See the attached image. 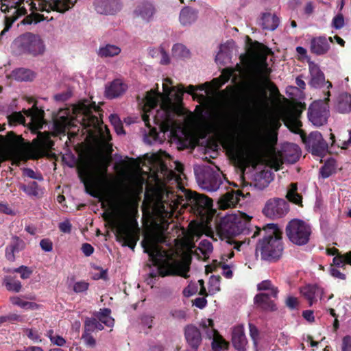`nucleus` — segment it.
<instances>
[{
  "label": "nucleus",
  "instance_id": "nucleus-1",
  "mask_svg": "<svg viewBox=\"0 0 351 351\" xmlns=\"http://www.w3.org/2000/svg\"><path fill=\"white\" fill-rule=\"evenodd\" d=\"M183 166L171 159L166 152H155V267L162 276L176 275L187 278L191 258H178L171 248L158 244L162 242L173 211L189 209L202 218L213 210V201L202 194L188 191L181 186Z\"/></svg>",
  "mask_w": 351,
  "mask_h": 351
},
{
  "label": "nucleus",
  "instance_id": "nucleus-2",
  "mask_svg": "<svg viewBox=\"0 0 351 351\" xmlns=\"http://www.w3.org/2000/svg\"><path fill=\"white\" fill-rule=\"evenodd\" d=\"M171 82L167 78L162 82V93L158 90V84H155V108L159 101H162L161 110L155 114V125H158L162 131H173L180 128L176 117L178 116L181 110L176 106L182 103L183 94L187 93L193 99L202 104L206 101V95L195 93L196 86L189 85L186 89L180 84L178 86H170Z\"/></svg>",
  "mask_w": 351,
  "mask_h": 351
},
{
  "label": "nucleus",
  "instance_id": "nucleus-3",
  "mask_svg": "<svg viewBox=\"0 0 351 351\" xmlns=\"http://www.w3.org/2000/svg\"><path fill=\"white\" fill-rule=\"evenodd\" d=\"M223 132L231 141V149L241 160H250L257 155V147L245 138V130L238 121H223L220 124Z\"/></svg>",
  "mask_w": 351,
  "mask_h": 351
},
{
  "label": "nucleus",
  "instance_id": "nucleus-4",
  "mask_svg": "<svg viewBox=\"0 0 351 351\" xmlns=\"http://www.w3.org/2000/svg\"><path fill=\"white\" fill-rule=\"evenodd\" d=\"M264 231L265 234L257 244L256 251L261 253L263 260L268 261L278 260L283 251L282 232L273 223L269 224Z\"/></svg>",
  "mask_w": 351,
  "mask_h": 351
},
{
  "label": "nucleus",
  "instance_id": "nucleus-5",
  "mask_svg": "<svg viewBox=\"0 0 351 351\" xmlns=\"http://www.w3.org/2000/svg\"><path fill=\"white\" fill-rule=\"evenodd\" d=\"M77 172L85 191L93 197H96L95 189L98 182V173L106 176L108 167L104 166L101 169L96 168L95 164L90 160H84L77 166Z\"/></svg>",
  "mask_w": 351,
  "mask_h": 351
},
{
  "label": "nucleus",
  "instance_id": "nucleus-6",
  "mask_svg": "<svg viewBox=\"0 0 351 351\" xmlns=\"http://www.w3.org/2000/svg\"><path fill=\"white\" fill-rule=\"evenodd\" d=\"M12 47L19 54H25L36 57L43 55L45 45L40 36L30 32L19 36L12 43Z\"/></svg>",
  "mask_w": 351,
  "mask_h": 351
},
{
  "label": "nucleus",
  "instance_id": "nucleus-7",
  "mask_svg": "<svg viewBox=\"0 0 351 351\" xmlns=\"http://www.w3.org/2000/svg\"><path fill=\"white\" fill-rule=\"evenodd\" d=\"M286 234L293 243L298 245H304L309 241L311 228L305 221L294 219L287 224Z\"/></svg>",
  "mask_w": 351,
  "mask_h": 351
},
{
  "label": "nucleus",
  "instance_id": "nucleus-8",
  "mask_svg": "<svg viewBox=\"0 0 351 351\" xmlns=\"http://www.w3.org/2000/svg\"><path fill=\"white\" fill-rule=\"evenodd\" d=\"M149 199L150 212V225L149 232L145 234L141 242L144 252L149 255V263L146 264V267L151 269L154 265V185L149 183L147 186V191L145 193V199Z\"/></svg>",
  "mask_w": 351,
  "mask_h": 351
},
{
  "label": "nucleus",
  "instance_id": "nucleus-9",
  "mask_svg": "<svg viewBox=\"0 0 351 351\" xmlns=\"http://www.w3.org/2000/svg\"><path fill=\"white\" fill-rule=\"evenodd\" d=\"M113 226L116 228L115 236L117 241L122 243L123 246H128L134 250L139 239V228L129 223H117L112 221Z\"/></svg>",
  "mask_w": 351,
  "mask_h": 351
},
{
  "label": "nucleus",
  "instance_id": "nucleus-10",
  "mask_svg": "<svg viewBox=\"0 0 351 351\" xmlns=\"http://www.w3.org/2000/svg\"><path fill=\"white\" fill-rule=\"evenodd\" d=\"M330 92L327 93L325 100L314 101L308 108V119L315 126H321L327 122L329 110L327 101L329 99Z\"/></svg>",
  "mask_w": 351,
  "mask_h": 351
},
{
  "label": "nucleus",
  "instance_id": "nucleus-11",
  "mask_svg": "<svg viewBox=\"0 0 351 351\" xmlns=\"http://www.w3.org/2000/svg\"><path fill=\"white\" fill-rule=\"evenodd\" d=\"M140 105L142 110V120L149 129V132L144 134L143 141L146 144L152 145V141H154V127H152L150 124L149 115L147 113L154 109V88H151L147 92Z\"/></svg>",
  "mask_w": 351,
  "mask_h": 351
},
{
  "label": "nucleus",
  "instance_id": "nucleus-12",
  "mask_svg": "<svg viewBox=\"0 0 351 351\" xmlns=\"http://www.w3.org/2000/svg\"><path fill=\"white\" fill-rule=\"evenodd\" d=\"M202 332L208 339L212 340L213 351H222L228 348V343L218 331L215 329L213 321L210 319H202L200 322Z\"/></svg>",
  "mask_w": 351,
  "mask_h": 351
},
{
  "label": "nucleus",
  "instance_id": "nucleus-13",
  "mask_svg": "<svg viewBox=\"0 0 351 351\" xmlns=\"http://www.w3.org/2000/svg\"><path fill=\"white\" fill-rule=\"evenodd\" d=\"M300 137L312 154L322 157L328 150V144L324 140L322 134L318 131L311 132L306 136L303 132L300 133Z\"/></svg>",
  "mask_w": 351,
  "mask_h": 351
},
{
  "label": "nucleus",
  "instance_id": "nucleus-14",
  "mask_svg": "<svg viewBox=\"0 0 351 351\" xmlns=\"http://www.w3.org/2000/svg\"><path fill=\"white\" fill-rule=\"evenodd\" d=\"M251 217L243 213L239 215H230L226 216L221 221V230L228 234H237L240 232V227L250 221Z\"/></svg>",
  "mask_w": 351,
  "mask_h": 351
},
{
  "label": "nucleus",
  "instance_id": "nucleus-15",
  "mask_svg": "<svg viewBox=\"0 0 351 351\" xmlns=\"http://www.w3.org/2000/svg\"><path fill=\"white\" fill-rule=\"evenodd\" d=\"M36 4L33 3L32 7L36 10L46 12L49 14L51 11L63 13L69 10L74 5L76 0H36Z\"/></svg>",
  "mask_w": 351,
  "mask_h": 351
},
{
  "label": "nucleus",
  "instance_id": "nucleus-16",
  "mask_svg": "<svg viewBox=\"0 0 351 351\" xmlns=\"http://www.w3.org/2000/svg\"><path fill=\"white\" fill-rule=\"evenodd\" d=\"M223 175L219 171L206 170L203 175L197 178L199 186L208 191H216L222 184Z\"/></svg>",
  "mask_w": 351,
  "mask_h": 351
},
{
  "label": "nucleus",
  "instance_id": "nucleus-17",
  "mask_svg": "<svg viewBox=\"0 0 351 351\" xmlns=\"http://www.w3.org/2000/svg\"><path fill=\"white\" fill-rule=\"evenodd\" d=\"M288 211V202L281 198L269 199L263 208V213L271 219L281 218L284 217Z\"/></svg>",
  "mask_w": 351,
  "mask_h": 351
},
{
  "label": "nucleus",
  "instance_id": "nucleus-18",
  "mask_svg": "<svg viewBox=\"0 0 351 351\" xmlns=\"http://www.w3.org/2000/svg\"><path fill=\"white\" fill-rule=\"evenodd\" d=\"M53 145V142L47 133L38 132L37 136L32 143V149L35 154L34 158L45 156Z\"/></svg>",
  "mask_w": 351,
  "mask_h": 351
},
{
  "label": "nucleus",
  "instance_id": "nucleus-19",
  "mask_svg": "<svg viewBox=\"0 0 351 351\" xmlns=\"http://www.w3.org/2000/svg\"><path fill=\"white\" fill-rule=\"evenodd\" d=\"M99 111L100 107L97 106L95 103L90 105V106H84L83 108L82 125L85 128H99L103 122L97 115L93 114V112H99Z\"/></svg>",
  "mask_w": 351,
  "mask_h": 351
},
{
  "label": "nucleus",
  "instance_id": "nucleus-20",
  "mask_svg": "<svg viewBox=\"0 0 351 351\" xmlns=\"http://www.w3.org/2000/svg\"><path fill=\"white\" fill-rule=\"evenodd\" d=\"M308 71H309V81L308 84L314 88H320L325 83V76L319 66L315 62L309 60L308 62ZM328 84L327 88L332 87V84L330 82H326Z\"/></svg>",
  "mask_w": 351,
  "mask_h": 351
},
{
  "label": "nucleus",
  "instance_id": "nucleus-21",
  "mask_svg": "<svg viewBox=\"0 0 351 351\" xmlns=\"http://www.w3.org/2000/svg\"><path fill=\"white\" fill-rule=\"evenodd\" d=\"M270 72L271 69L268 67L265 58L256 60L254 64L253 74L257 85L260 86L266 85L269 82L268 76Z\"/></svg>",
  "mask_w": 351,
  "mask_h": 351
},
{
  "label": "nucleus",
  "instance_id": "nucleus-22",
  "mask_svg": "<svg viewBox=\"0 0 351 351\" xmlns=\"http://www.w3.org/2000/svg\"><path fill=\"white\" fill-rule=\"evenodd\" d=\"M26 247L25 242L16 235H12L9 244L5 249V256L10 262L16 259L15 254L19 253Z\"/></svg>",
  "mask_w": 351,
  "mask_h": 351
},
{
  "label": "nucleus",
  "instance_id": "nucleus-23",
  "mask_svg": "<svg viewBox=\"0 0 351 351\" xmlns=\"http://www.w3.org/2000/svg\"><path fill=\"white\" fill-rule=\"evenodd\" d=\"M232 76V72L230 71H223L219 78L213 79L211 82H206L196 86V90L205 91L206 95H209L211 89L219 88L223 84L227 82Z\"/></svg>",
  "mask_w": 351,
  "mask_h": 351
},
{
  "label": "nucleus",
  "instance_id": "nucleus-24",
  "mask_svg": "<svg viewBox=\"0 0 351 351\" xmlns=\"http://www.w3.org/2000/svg\"><path fill=\"white\" fill-rule=\"evenodd\" d=\"M24 112L27 117H32L31 130L33 133L36 134L38 130L43 127L44 110L39 109L36 106V102H35L32 108L25 110Z\"/></svg>",
  "mask_w": 351,
  "mask_h": 351
},
{
  "label": "nucleus",
  "instance_id": "nucleus-25",
  "mask_svg": "<svg viewBox=\"0 0 351 351\" xmlns=\"http://www.w3.org/2000/svg\"><path fill=\"white\" fill-rule=\"evenodd\" d=\"M300 293L308 301L309 306H311L319 300H322L324 291L317 285H308L301 288Z\"/></svg>",
  "mask_w": 351,
  "mask_h": 351
},
{
  "label": "nucleus",
  "instance_id": "nucleus-26",
  "mask_svg": "<svg viewBox=\"0 0 351 351\" xmlns=\"http://www.w3.org/2000/svg\"><path fill=\"white\" fill-rule=\"evenodd\" d=\"M232 342L233 346L238 351H247V340L243 326H237L233 328L232 332Z\"/></svg>",
  "mask_w": 351,
  "mask_h": 351
},
{
  "label": "nucleus",
  "instance_id": "nucleus-27",
  "mask_svg": "<svg viewBox=\"0 0 351 351\" xmlns=\"http://www.w3.org/2000/svg\"><path fill=\"white\" fill-rule=\"evenodd\" d=\"M241 197H243V195L240 191H228L219 199V208L227 209L234 207L239 202Z\"/></svg>",
  "mask_w": 351,
  "mask_h": 351
},
{
  "label": "nucleus",
  "instance_id": "nucleus-28",
  "mask_svg": "<svg viewBox=\"0 0 351 351\" xmlns=\"http://www.w3.org/2000/svg\"><path fill=\"white\" fill-rule=\"evenodd\" d=\"M23 1L24 0H1V11L6 14H21V16L25 15L26 10L19 8Z\"/></svg>",
  "mask_w": 351,
  "mask_h": 351
},
{
  "label": "nucleus",
  "instance_id": "nucleus-29",
  "mask_svg": "<svg viewBox=\"0 0 351 351\" xmlns=\"http://www.w3.org/2000/svg\"><path fill=\"white\" fill-rule=\"evenodd\" d=\"M185 338L188 344L193 349H197L202 341V335L199 329L192 325L185 328Z\"/></svg>",
  "mask_w": 351,
  "mask_h": 351
},
{
  "label": "nucleus",
  "instance_id": "nucleus-30",
  "mask_svg": "<svg viewBox=\"0 0 351 351\" xmlns=\"http://www.w3.org/2000/svg\"><path fill=\"white\" fill-rule=\"evenodd\" d=\"M330 49L328 39L324 36L313 38L311 40L310 49L311 53L320 56L325 54Z\"/></svg>",
  "mask_w": 351,
  "mask_h": 351
},
{
  "label": "nucleus",
  "instance_id": "nucleus-31",
  "mask_svg": "<svg viewBox=\"0 0 351 351\" xmlns=\"http://www.w3.org/2000/svg\"><path fill=\"white\" fill-rule=\"evenodd\" d=\"M126 90V85L121 80L116 79L106 88V97L113 99L121 95Z\"/></svg>",
  "mask_w": 351,
  "mask_h": 351
},
{
  "label": "nucleus",
  "instance_id": "nucleus-32",
  "mask_svg": "<svg viewBox=\"0 0 351 351\" xmlns=\"http://www.w3.org/2000/svg\"><path fill=\"white\" fill-rule=\"evenodd\" d=\"M267 125V138L269 144L272 145L277 141V134L275 131L280 128L281 123L278 117L272 115L269 118Z\"/></svg>",
  "mask_w": 351,
  "mask_h": 351
},
{
  "label": "nucleus",
  "instance_id": "nucleus-33",
  "mask_svg": "<svg viewBox=\"0 0 351 351\" xmlns=\"http://www.w3.org/2000/svg\"><path fill=\"white\" fill-rule=\"evenodd\" d=\"M274 298L270 293H261L254 297L255 304L262 309L274 311L275 305L271 301Z\"/></svg>",
  "mask_w": 351,
  "mask_h": 351
},
{
  "label": "nucleus",
  "instance_id": "nucleus-34",
  "mask_svg": "<svg viewBox=\"0 0 351 351\" xmlns=\"http://www.w3.org/2000/svg\"><path fill=\"white\" fill-rule=\"evenodd\" d=\"M280 19L274 14L264 13L261 17V25L264 29L274 31L279 25Z\"/></svg>",
  "mask_w": 351,
  "mask_h": 351
},
{
  "label": "nucleus",
  "instance_id": "nucleus-35",
  "mask_svg": "<svg viewBox=\"0 0 351 351\" xmlns=\"http://www.w3.org/2000/svg\"><path fill=\"white\" fill-rule=\"evenodd\" d=\"M197 18V12L189 7H185L180 11L179 20L182 25L187 26L194 23Z\"/></svg>",
  "mask_w": 351,
  "mask_h": 351
},
{
  "label": "nucleus",
  "instance_id": "nucleus-36",
  "mask_svg": "<svg viewBox=\"0 0 351 351\" xmlns=\"http://www.w3.org/2000/svg\"><path fill=\"white\" fill-rule=\"evenodd\" d=\"M234 43L232 40H228L226 43L221 45L219 51L216 56L215 61L219 63H224L230 59V49H233Z\"/></svg>",
  "mask_w": 351,
  "mask_h": 351
},
{
  "label": "nucleus",
  "instance_id": "nucleus-37",
  "mask_svg": "<svg viewBox=\"0 0 351 351\" xmlns=\"http://www.w3.org/2000/svg\"><path fill=\"white\" fill-rule=\"evenodd\" d=\"M134 13L143 19L149 21L154 14V8L152 3L143 2L135 10Z\"/></svg>",
  "mask_w": 351,
  "mask_h": 351
},
{
  "label": "nucleus",
  "instance_id": "nucleus-38",
  "mask_svg": "<svg viewBox=\"0 0 351 351\" xmlns=\"http://www.w3.org/2000/svg\"><path fill=\"white\" fill-rule=\"evenodd\" d=\"M13 77L18 81H32L35 73L30 69L19 68L12 71Z\"/></svg>",
  "mask_w": 351,
  "mask_h": 351
},
{
  "label": "nucleus",
  "instance_id": "nucleus-39",
  "mask_svg": "<svg viewBox=\"0 0 351 351\" xmlns=\"http://www.w3.org/2000/svg\"><path fill=\"white\" fill-rule=\"evenodd\" d=\"M285 156L289 162H295L300 157V147L295 144L287 145L285 150Z\"/></svg>",
  "mask_w": 351,
  "mask_h": 351
},
{
  "label": "nucleus",
  "instance_id": "nucleus-40",
  "mask_svg": "<svg viewBox=\"0 0 351 351\" xmlns=\"http://www.w3.org/2000/svg\"><path fill=\"white\" fill-rule=\"evenodd\" d=\"M20 189L27 195L36 197L42 196L43 191L36 181L29 182L27 184H23Z\"/></svg>",
  "mask_w": 351,
  "mask_h": 351
},
{
  "label": "nucleus",
  "instance_id": "nucleus-41",
  "mask_svg": "<svg viewBox=\"0 0 351 351\" xmlns=\"http://www.w3.org/2000/svg\"><path fill=\"white\" fill-rule=\"evenodd\" d=\"M121 49L118 46L107 44L99 48L98 55L101 58H110L119 55Z\"/></svg>",
  "mask_w": 351,
  "mask_h": 351
},
{
  "label": "nucleus",
  "instance_id": "nucleus-42",
  "mask_svg": "<svg viewBox=\"0 0 351 351\" xmlns=\"http://www.w3.org/2000/svg\"><path fill=\"white\" fill-rule=\"evenodd\" d=\"M71 126V121L68 117L61 116L53 121L54 130L59 133H64Z\"/></svg>",
  "mask_w": 351,
  "mask_h": 351
},
{
  "label": "nucleus",
  "instance_id": "nucleus-43",
  "mask_svg": "<svg viewBox=\"0 0 351 351\" xmlns=\"http://www.w3.org/2000/svg\"><path fill=\"white\" fill-rule=\"evenodd\" d=\"M111 310L108 308H104L97 313L96 317L99 322L108 327L113 326L114 319L110 316Z\"/></svg>",
  "mask_w": 351,
  "mask_h": 351
},
{
  "label": "nucleus",
  "instance_id": "nucleus-44",
  "mask_svg": "<svg viewBox=\"0 0 351 351\" xmlns=\"http://www.w3.org/2000/svg\"><path fill=\"white\" fill-rule=\"evenodd\" d=\"M338 110L341 112H348L351 110V95L344 93L339 95Z\"/></svg>",
  "mask_w": 351,
  "mask_h": 351
},
{
  "label": "nucleus",
  "instance_id": "nucleus-45",
  "mask_svg": "<svg viewBox=\"0 0 351 351\" xmlns=\"http://www.w3.org/2000/svg\"><path fill=\"white\" fill-rule=\"evenodd\" d=\"M169 47V42H164L162 43L159 47L158 51V58H159V63L162 65H167L171 62L170 56L168 53V49Z\"/></svg>",
  "mask_w": 351,
  "mask_h": 351
},
{
  "label": "nucleus",
  "instance_id": "nucleus-46",
  "mask_svg": "<svg viewBox=\"0 0 351 351\" xmlns=\"http://www.w3.org/2000/svg\"><path fill=\"white\" fill-rule=\"evenodd\" d=\"M3 285L7 290L19 293L22 288L21 283L18 280H14L12 276H6L3 278Z\"/></svg>",
  "mask_w": 351,
  "mask_h": 351
},
{
  "label": "nucleus",
  "instance_id": "nucleus-47",
  "mask_svg": "<svg viewBox=\"0 0 351 351\" xmlns=\"http://www.w3.org/2000/svg\"><path fill=\"white\" fill-rule=\"evenodd\" d=\"M213 245L210 241L208 240H202L195 250V252L197 255H199V252L201 253L203 256L204 258H206L208 257L209 254L213 252Z\"/></svg>",
  "mask_w": 351,
  "mask_h": 351
},
{
  "label": "nucleus",
  "instance_id": "nucleus-48",
  "mask_svg": "<svg viewBox=\"0 0 351 351\" xmlns=\"http://www.w3.org/2000/svg\"><path fill=\"white\" fill-rule=\"evenodd\" d=\"M21 16V14H6L5 16V27L0 33V43L3 37V36L9 31V29L12 26V24L17 19Z\"/></svg>",
  "mask_w": 351,
  "mask_h": 351
},
{
  "label": "nucleus",
  "instance_id": "nucleus-49",
  "mask_svg": "<svg viewBox=\"0 0 351 351\" xmlns=\"http://www.w3.org/2000/svg\"><path fill=\"white\" fill-rule=\"evenodd\" d=\"M189 51L182 44H176L172 47V54L178 58H186L189 57Z\"/></svg>",
  "mask_w": 351,
  "mask_h": 351
},
{
  "label": "nucleus",
  "instance_id": "nucleus-50",
  "mask_svg": "<svg viewBox=\"0 0 351 351\" xmlns=\"http://www.w3.org/2000/svg\"><path fill=\"white\" fill-rule=\"evenodd\" d=\"M258 291H265V293H270L274 298L277 296L278 291L274 287L269 280H263L257 285Z\"/></svg>",
  "mask_w": 351,
  "mask_h": 351
},
{
  "label": "nucleus",
  "instance_id": "nucleus-51",
  "mask_svg": "<svg viewBox=\"0 0 351 351\" xmlns=\"http://www.w3.org/2000/svg\"><path fill=\"white\" fill-rule=\"evenodd\" d=\"M286 197L289 201L295 204H299L302 202V197L297 193L296 184H291V188L287 191Z\"/></svg>",
  "mask_w": 351,
  "mask_h": 351
},
{
  "label": "nucleus",
  "instance_id": "nucleus-52",
  "mask_svg": "<svg viewBox=\"0 0 351 351\" xmlns=\"http://www.w3.org/2000/svg\"><path fill=\"white\" fill-rule=\"evenodd\" d=\"M152 316L143 315L141 317V330L145 334H148L152 328Z\"/></svg>",
  "mask_w": 351,
  "mask_h": 351
},
{
  "label": "nucleus",
  "instance_id": "nucleus-53",
  "mask_svg": "<svg viewBox=\"0 0 351 351\" xmlns=\"http://www.w3.org/2000/svg\"><path fill=\"white\" fill-rule=\"evenodd\" d=\"M95 329H98L99 330H102L104 329V326L101 323H100L99 320L98 321L95 318L88 319L85 322L84 330L88 332H93Z\"/></svg>",
  "mask_w": 351,
  "mask_h": 351
},
{
  "label": "nucleus",
  "instance_id": "nucleus-54",
  "mask_svg": "<svg viewBox=\"0 0 351 351\" xmlns=\"http://www.w3.org/2000/svg\"><path fill=\"white\" fill-rule=\"evenodd\" d=\"M51 19H53L52 16H51V18L49 19L48 15L45 16L44 14H41L36 13V12H33L31 14L30 16H27L25 18V19L24 20V23H27V24H31L32 23H39L40 21H45V20L49 21V20H51Z\"/></svg>",
  "mask_w": 351,
  "mask_h": 351
},
{
  "label": "nucleus",
  "instance_id": "nucleus-55",
  "mask_svg": "<svg viewBox=\"0 0 351 351\" xmlns=\"http://www.w3.org/2000/svg\"><path fill=\"white\" fill-rule=\"evenodd\" d=\"M220 291V277L213 276L208 281V291L213 295Z\"/></svg>",
  "mask_w": 351,
  "mask_h": 351
},
{
  "label": "nucleus",
  "instance_id": "nucleus-56",
  "mask_svg": "<svg viewBox=\"0 0 351 351\" xmlns=\"http://www.w3.org/2000/svg\"><path fill=\"white\" fill-rule=\"evenodd\" d=\"M333 263L338 267H343L346 263L351 265V252L343 256H335L333 258Z\"/></svg>",
  "mask_w": 351,
  "mask_h": 351
},
{
  "label": "nucleus",
  "instance_id": "nucleus-57",
  "mask_svg": "<svg viewBox=\"0 0 351 351\" xmlns=\"http://www.w3.org/2000/svg\"><path fill=\"white\" fill-rule=\"evenodd\" d=\"M4 139L13 145H20L23 143L24 139L21 136H17L14 132L11 131L7 133Z\"/></svg>",
  "mask_w": 351,
  "mask_h": 351
},
{
  "label": "nucleus",
  "instance_id": "nucleus-58",
  "mask_svg": "<svg viewBox=\"0 0 351 351\" xmlns=\"http://www.w3.org/2000/svg\"><path fill=\"white\" fill-rule=\"evenodd\" d=\"M109 119L112 125H113L117 134H124L125 131L119 117L117 114H111Z\"/></svg>",
  "mask_w": 351,
  "mask_h": 351
},
{
  "label": "nucleus",
  "instance_id": "nucleus-59",
  "mask_svg": "<svg viewBox=\"0 0 351 351\" xmlns=\"http://www.w3.org/2000/svg\"><path fill=\"white\" fill-rule=\"evenodd\" d=\"M285 125L293 132L298 133L301 123L295 117H289L285 121Z\"/></svg>",
  "mask_w": 351,
  "mask_h": 351
},
{
  "label": "nucleus",
  "instance_id": "nucleus-60",
  "mask_svg": "<svg viewBox=\"0 0 351 351\" xmlns=\"http://www.w3.org/2000/svg\"><path fill=\"white\" fill-rule=\"evenodd\" d=\"M335 171V162L328 161L321 169L320 173L324 178H328Z\"/></svg>",
  "mask_w": 351,
  "mask_h": 351
},
{
  "label": "nucleus",
  "instance_id": "nucleus-61",
  "mask_svg": "<svg viewBox=\"0 0 351 351\" xmlns=\"http://www.w3.org/2000/svg\"><path fill=\"white\" fill-rule=\"evenodd\" d=\"M89 288V283L84 281L80 280L76 282L74 285L73 290L76 293H81L86 292Z\"/></svg>",
  "mask_w": 351,
  "mask_h": 351
},
{
  "label": "nucleus",
  "instance_id": "nucleus-62",
  "mask_svg": "<svg viewBox=\"0 0 351 351\" xmlns=\"http://www.w3.org/2000/svg\"><path fill=\"white\" fill-rule=\"evenodd\" d=\"M14 272L20 274L21 278L25 280L30 277L33 271L27 266L21 265L19 267L14 269Z\"/></svg>",
  "mask_w": 351,
  "mask_h": 351
},
{
  "label": "nucleus",
  "instance_id": "nucleus-63",
  "mask_svg": "<svg viewBox=\"0 0 351 351\" xmlns=\"http://www.w3.org/2000/svg\"><path fill=\"white\" fill-rule=\"evenodd\" d=\"M249 327H250V337L253 341L254 350H255V351H258V338H259L258 330L256 326H254V325H252L251 324L249 325Z\"/></svg>",
  "mask_w": 351,
  "mask_h": 351
},
{
  "label": "nucleus",
  "instance_id": "nucleus-64",
  "mask_svg": "<svg viewBox=\"0 0 351 351\" xmlns=\"http://www.w3.org/2000/svg\"><path fill=\"white\" fill-rule=\"evenodd\" d=\"M8 118L10 123L17 124L25 122V117L20 112H13Z\"/></svg>",
  "mask_w": 351,
  "mask_h": 351
}]
</instances>
